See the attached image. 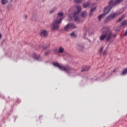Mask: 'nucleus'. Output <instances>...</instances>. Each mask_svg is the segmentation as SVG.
Instances as JSON below:
<instances>
[{
    "instance_id": "obj_1",
    "label": "nucleus",
    "mask_w": 127,
    "mask_h": 127,
    "mask_svg": "<svg viewBox=\"0 0 127 127\" xmlns=\"http://www.w3.org/2000/svg\"><path fill=\"white\" fill-rule=\"evenodd\" d=\"M53 64L54 66H55V67H58L62 71H64L65 72L67 73L68 75H70V74H73L76 72V69H75V68L68 65H62V64H59L58 63H54Z\"/></svg>"
},
{
    "instance_id": "obj_2",
    "label": "nucleus",
    "mask_w": 127,
    "mask_h": 127,
    "mask_svg": "<svg viewBox=\"0 0 127 127\" xmlns=\"http://www.w3.org/2000/svg\"><path fill=\"white\" fill-rule=\"evenodd\" d=\"M63 12H61L59 13L57 19L53 23L52 29L53 31H55V30H57L59 28L60 24L62 22V20H63Z\"/></svg>"
},
{
    "instance_id": "obj_3",
    "label": "nucleus",
    "mask_w": 127,
    "mask_h": 127,
    "mask_svg": "<svg viewBox=\"0 0 127 127\" xmlns=\"http://www.w3.org/2000/svg\"><path fill=\"white\" fill-rule=\"evenodd\" d=\"M102 35L100 38V40H104L105 38H107L106 41H109L112 38L113 35L112 32L110 31V27H104L102 29Z\"/></svg>"
},
{
    "instance_id": "obj_4",
    "label": "nucleus",
    "mask_w": 127,
    "mask_h": 127,
    "mask_svg": "<svg viewBox=\"0 0 127 127\" xmlns=\"http://www.w3.org/2000/svg\"><path fill=\"white\" fill-rule=\"evenodd\" d=\"M123 0H116L114 2V0H111L109 2V5L104 8V14H108V13L111 11V9H112L113 6H114L116 4H119V3L123 1Z\"/></svg>"
},
{
    "instance_id": "obj_5",
    "label": "nucleus",
    "mask_w": 127,
    "mask_h": 127,
    "mask_svg": "<svg viewBox=\"0 0 127 127\" xmlns=\"http://www.w3.org/2000/svg\"><path fill=\"white\" fill-rule=\"evenodd\" d=\"M76 8L77 11H74L70 15V17H73L74 18V21H77L79 22L80 21V18L79 16V13H80V11L82 10V8L80 5H76Z\"/></svg>"
},
{
    "instance_id": "obj_6",
    "label": "nucleus",
    "mask_w": 127,
    "mask_h": 127,
    "mask_svg": "<svg viewBox=\"0 0 127 127\" xmlns=\"http://www.w3.org/2000/svg\"><path fill=\"white\" fill-rule=\"evenodd\" d=\"M117 15H118V13H113V14H111V15H109L105 19V23H108V22H109V21H111V20H112V19H114V18H115V17H116V16H117Z\"/></svg>"
},
{
    "instance_id": "obj_7",
    "label": "nucleus",
    "mask_w": 127,
    "mask_h": 127,
    "mask_svg": "<svg viewBox=\"0 0 127 127\" xmlns=\"http://www.w3.org/2000/svg\"><path fill=\"white\" fill-rule=\"evenodd\" d=\"M32 58L33 59H35V60H37V61H41L42 60V58L40 57V55H39V54L35 53L33 54Z\"/></svg>"
},
{
    "instance_id": "obj_8",
    "label": "nucleus",
    "mask_w": 127,
    "mask_h": 127,
    "mask_svg": "<svg viewBox=\"0 0 127 127\" xmlns=\"http://www.w3.org/2000/svg\"><path fill=\"white\" fill-rule=\"evenodd\" d=\"M40 35H41L42 37H47V36H48V31L46 30H42L40 33Z\"/></svg>"
},
{
    "instance_id": "obj_9",
    "label": "nucleus",
    "mask_w": 127,
    "mask_h": 127,
    "mask_svg": "<svg viewBox=\"0 0 127 127\" xmlns=\"http://www.w3.org/2000/svg\"><path fill=\"white\" fill-rule=\"evenodd\" d=\"M64 49L62 47H60L58 50V53L62 54L63 52H64Z\"/></svg>"
},
{
    "instance_id": "obj_10",
    "label": "nucleus",
    "mask_w": 127,
    "mask_h": 127,
    "mask_svg": "<svg viewBox=\"0 0 127 127\" xmlns=\"http://www.w3.org/2000/svg\"><path fill=\"white\" fill-rule=\"evenodd\" d=\"M89 31V30L88 29L85 28L83 30V37H86V36L87 35V32Z\"/></svg>"
},
{
    "instance_id": "obj_11",
    "label": "nucleus",
    "mask_w": 127,
    "mask_h": 127,
    "mask_svg": "<svg viewBox=\"0 0 127 127\" xmlns=\"http://www.w3.org/2000/svg\"><path fill=\"white\" fill-rule=\"evenodd\" d=\"M69 29H71V28L70 27V24H68L65 27H64V30L65 31H68Z\"/></svg>"
},
{
    "instance_id": "obj_12",
    "label": "nucleus",
    "mask_w": 127,
    "mask_h": 127,
    "mask_svg": "<svg viewBox=\"0 0 127 127\" xmlns=\"http://www.w3.org/2000/svg\"><path fill=\"white\" fill-rule=\"evenodd\" d=\"M95 10H96V7L91 8V9L90 10V13H89L90 16H92V15H93V12H94V11H95Z\"/></svg>"
},
{
    "instance_id": "obj_13",
    "label": "nucleus",
    "mask_w": 127,
    "mask_h": 127,
    "mask_svg": "<svg viewBox=\"0 0 127 127\" xmlns=\"http://www.w3.org/2000/svg\"><path fill=\"white\" fill-rule=\"evenodd\" d=\"M77 48L78 49V50L82 51L83 50V48H84V46H83L82 45H78L77 47Z\"/></svg>"
},
{
    "instance_id": "obj_14",
    "label": "nucleus",
    "mask_w": 127,
    "mask_h": 127,
    "mask_svg": "<svg viewBox=\"0 0 127 127\" xmlns=\"http://www.w3.org/2000/svg\"><path fill=\"white\" fill-rule=\"evenodd\" d=\"M8 2V0H1L2 4H6Z\"/></svg>"
},
{
    "instance_id": "obj_15",
    "label": "nucleus",
    "mask_w": 127,
    "mask_h": 127,
    "mask_svg": "<svg viewBox=\"0 0 127 127\" xmlns=\"http://www.w3.org/2000/svg\"><path fill=\"white\" fill-rule=\"evenodd\" d=\"M89 5H90L89 2L83 3V6L84 8H86V7H88L89 6Z\"/></svg>"
},
{
    "instance_id": "obj_16",
    "label": "nucleus",
    "mask_w": 127,
    "mask_h": 127,
    "mask_svg": "<svg viewBox=\"0 0 127 127\" xmlns=\"http://www.w3.org/2000/svg\"><path fill=\"white\" fill-rule=\"evenodd\" d=\"M81 16L82 17H86L87 16V12L86 11H83L81 13Z\"/></svg>"
},
{
    "instance_id": "obj_17",
    "label": "nucleus",
    "mask_w": 127,
    "mask_h": 127,
    "mask_svg": "<svg viewBox=\"0 0 127 127\" xmlns=\"http://www.w3.org/2000/svg\"><path fill=\"white\" fill-rule=\"evenodd\" d=\"M69 26L71 28H77V27L76 26V25H75V24H73V23H70L69 24Z\"/></svg>"
},
{
    "instance_id": "obj_18",
    "label": "nucleus",
    "mask_w": 127,
    "mask_h": 127,
    "mask_svg": "<svg viewBox=\"0 0 127 127\" xmlns=\"http://www.w3.org/2000/svg\"><path fill=\"white\" fill-rule=\"evenodd\" d=\"M124 18H125L124 15H123L121 17H120L117 21V22H120V21H122V20H123V19H124Z\"/></svg>"
},
{
    "instance_id": "obj_19",
    "label": "nucleus",
    "mask_w": 127,
    "mask_h": 127,
    "mask_svg": "<svg viewBox=\"0 0 127 127\" xmlns=\"http://www.w3.org/2000/svg\"><path fill=\"white\" fill-rule=\"evenodd\" d=\"M127 20H125L122 23V26H124V25H127Z\"/></svg>"
},
{
    "instance_id": "obj_20",
    "label": "nucleus",
    "mask_w": 127,
    "mask_h": 127,
    "mask_svg": "<svg viewBox=\"0 0 127 127\" xmlns=\"http://www.w3.org/2000/svg\"><path fill=\"white\" fill-rule=\"evenodd\" d=\"M84 0H74V2H75V3H80L81 1H83Z\"/></svg>"
},
{
    "instance_id": "obj_21",
    "label": "nucleus",
    "mask_w": 127,
    "mask_h": 127,
    "mask_svg": "<svg viewBox=\"0 0 127 127\" xmlns=\"http://www.w3.org/2000/svg\"><path fill=\"white\" fill-rule=\"evenodd\" d=\"M127 68H126L123 71L122 75H127Z\"/></svg>"
},
{
    "instance_id": "obj_22",
    "label": "nucleus",
    "mask_w": 127,
    "mask_h": 127,
    "mask_svg": "<svg viewBox=\"0 0 127 127\" xmlns=\"http://www.w3.org/2000/svg\"><path fill=\"white\" fill-rule=\"evenodd\" d=\"M103 16H104V14H101L98 16V19L99 21L103 18Z\"/></svg>"
},
{
    "instance_id": "obj_23",
    "label": "nucleus",
    "mask_w": 127,
    "mask_h": 127,
    "mask_svg": "<svg viewBox=\"0 0 127 127\" xmlns=\"http://www.w3.org/2000/svg\"><path fill=\"white\" fill-rule=\"evenodd\" d=\"M70 36H73V37H76V34H75V33L73 32L70 34Z\"/></svg>"
},
{
    "instance_id": "obj_24",
    "label": "nucleus",
    "mask_w": 127,
    "mask_h": 127,
    "mask_svg": "<svg viewBox=\"0 0 127 127\" xmlns=\"http://www.w3.org/2000/svg\"><path fill=\"white\" fill-rule=\"evenodd\" d=\"M49 53H50V51H46L45 53V55H46V56H47V55H48Z\"/></svg>"
},
{
    "instance_id": "obj_25",
    "label": "nucleus",
    "mask_w": 127,
    "mask_h": 127,
    "mask_svg": "<svg viewBox=\"0 0 127 127\" xmlns=\"http://www.w3.org/2000/svg\"><path fill=\"white\" fill-rule=\"evenodd\" d=\"M55 10H56V9H53L51 10L50 12V13H53V12H54V11H55Z\"/></svg>"
},
{
    "instance_id": "obj_26",
    "label": "nucleus",
    "mask_w": 127,
    "mask_h": 127,
    "mask_svg": "<svg viewBox=\"0 0 127 127\" xmlns=\"http://www.w3.org/2000/svg\"><path fill=\"white\" fill-rule=\"evenodd\" d=\"M48 47V46H44L43 47H42V48L40 47V48H43V49H46V48H47Z\"/></svg>"
},
{
    "instance_id": "obj_27",
    "label": "nucleus",
    "mask_w": 127,
    "mask_h": 127,
    "mask_svg": "<svg viewBox=\"0 0 127 127\" xmlns=\"http://www.w3.org/2000/svg\"><path fill=\"white\" fill-rule=\"evenodd\" d=\"M107 51H105L104 53H103V56H105V55H107Z\"/></svg>"
},
{
    "instance_id": "obj_28",
    "label": "nucleus",
    "mask_w": 127,
    "mask_h": 127,
    "mask_svg": "<svg viewBox=\"0 0 127 127\" xmlns=\"http://www.w3.org/2000/svg\"><path fill=\"white\" fill-rule=\"evenodd\" d=\"M103 49H104V47H102L100 50V54H101V53H102V51H103Z\"/></svg>"
},
{
    "instance_id": "obj_29",
    "label": "nucleus",
    "mask_w": 127,
    "mask_h": 127,
    "mask_svg": "<svg viewBox=\"0 0 127 127\" xmlns=\"http://www.w3.org/2000/svg\"><path fill=\"white\" fill-rule=\"evenodd\" d=\"M87 70H88V69L85 68V69H82L81 70V72H84V71H87Z\"/></svg>"
},
{
    "instance_id": "obj_30",
    "label": "nucleus",
    "mask_w": 127,
    "mask_h": 127,
    "mask_svg": "<svg viewBox=\"0 0 127 127\" xmlns=\"http://www.w3.org/2000/svg\"><path fill=\"white\" fill-rule=\"evenodd\" d=\"M126 35H127V30L126 31V33L124 34V36H126Z\"/></svg>"
},
{
    "instance_id": "obj_31",
    "label": "nucleus",
    "mask_w": 127,
    "mask_h": 127,
    "mask_svg": "<svg viewBox=\"0 0 127 127\" xmlns=\"http://www.w3.org/2000/svg\"><path fill=\"white\" fill-rule=\"evenodd\" d=\"M116 71H117V69H115L113 70V72L115 73V72H116Z\"/></svg>"
},
{
    "instance_id": "obj_32",
    "label": "nucleus",
    "mask_w": 127,
    "mask_h": 127,
    "mask_svg": "<svg viewBox=\"0 0 127 127\" xmlns=\"http://www.w3.org/2000/svg\"><path fill=\"white\" fill-rule=\"evenodd\" d=\"M25 18H27V15H25Z\"/></svg>"
},
{
    "instance_id": "obj_33",
    "label": "nucleus",
    "mask_w": 127,
    "mask_h": 127,
    "mask_svg": "<svg viewBox=\"0 0 127 127\" xmlns=\"http://www.w3.org/2000/svg\"><path fill=\"white\" fill-rule=\"evenodd\" d=\"M1 38V34H0V39Z\"/></svg>"
},
{
    "instance_id": "obj_34",
    "label": "nucleus",
    "mask_w": 127,
    "mask_h": 127,
    "mask_svg": "<svg viewBox=\"0 0 127 127\" xmlns=\"http://www.w3.org/2000/svg\"><path fill=\"white\" fill-rule=\"evenodd\" d=\"M114 37H116V36H114Z\"/></svg>"
}]
</instances>
